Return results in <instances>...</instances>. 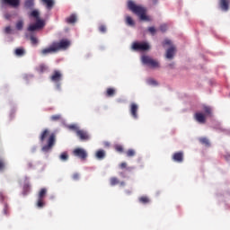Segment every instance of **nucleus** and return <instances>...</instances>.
<instances>
[{"instance_id": "9", "label": "nucleus", "mask_w": 230, "mask_h": 230, "mask_svg": "<svg viewBox=\"0 0 230 230\" xmlns=\"http://www.w3.org/2000/svg\"><path fill=\"white\" fill-rule=\"evenodd\" d=\"M172 161L175 163H182L184 161V153L182 151L174 153L172 155Z\"/></svg>"}, {"instance_id": "45", "label": "nucleus", "mask_w": 230, "mask_h": 230, "mask_svg": "<svg viewBox=\"0 0 230 230\" xmlns=\"http://www.w3.org/2000/svg\"><path fill=\"white\" fill-rule=\"evenodd\" d=\"M31 44H39V40L36 37L31 36Z\"/></svg>"}, {"instance_id": "42", "label": "nucleus", "mask_w": 230, "mask_h": 230, "mask_svg": "<svg viewBox=\"0 0 230 230\" xmlns=\"http://www.w3.org/2000/svg\"><path fill=\"white\" fill-rule=\"evenodd\" d=\"M99 31H101V33H105L107 31V27L105 25H101L99 27Z\"/></svg>"}, {"instance_id": "8", "label": "nucleus", "mask_w": 230, "mask_h": 230, "mask_svg": "<svg viewBox=\"0 0 230 230\" xmlns=\"http://www.w3.org/2000/svg\"><path fill=\"white\" fill-rule=\"evenodd\" d=\"M73 155L82 159V161H85L87 159V151L84 148L77 147L73 150Z\"/></svg>"}, {"instance_id": "19", "label": "nucleus", "mask_w": 230, "mask_h": 230, "mask_svg": "<svg viewBox=\"0 0 230 230\" xmlns=\"http://www.w3.org/2000/svg\"><path fill=\"white\" fill-rule=\"evenodd\" d=\"M66 22H67V24H75V22H76V15L71 14L66 19Z\"/></svg>"}, {"instance_id": "2", "label": "nucleus", "mask_w": 230, "mask_h": 230, "mask_svg": "<svg viewBox=\"0 0 230 230\" xmlns=\"http://www.w3.org/2000/svg\"><path fill=\"white\" fill-rule=\"evenodd\" d=\"M128 7L133 13L139 17L140 21H146L147 22L152 21V19L146 15V8L143 7V5H137L133 1H128Z\"/></svg>"}, {"instance_id": "17", "label": "nucleus", "mask_w": 230, "mask_h": 230, "mask_svg": "<svg viewBox=\"0 0 230 230\" xmlns=\"http://www.w3.org/2000/svg\"><path fill=\"white\" fill-rule=\"evenodd\" d=\"M34 6H35V0H25L24 8L26 10H33Z\"/></svg>"}, {"instance_id": "37", "label": "nucleus", "mask_w": 230, "mask_h": 230, "mask_svg": "<svg viewBox=\"0 0 230 230\" xmlns=\"http://www.w3.org/2000/svg\"><path fill=\"white\" fill-rule=\"evenodd\" d=\"M115 150H116V152H119V154H122V152H123V146L116 145L115 146Z\"/></svg>"}, {"instance_id": "12", "label": "nucleus", "mask_w": 230, "mask_h": 230, "mask_svg": "<svg viewBox=\"0 0 230 230\" xmlns=\"http://www.w3.org/2000/svg\"><path fill=\"white\" fill-rule=\"evenodd\" d=\"M138 106L136 103H131L130 105V114L132 116V118H134L135 119H137V111H138Z\"/></svg>"}, {"instance_id": "32", "label": "nucleus", "mask_w": 230, "mask_h": 230, "mask_svg": "<svg viewBox=\"0 0 230 230\" xmlns=\"http://www.w3.org/2000/svg\"><path fill=\"white\" fill-rule=\"evenodd\" d=\"M51 121H60L62 119V115L57 114V115H52L50 117Z\"/></svg>"}, {"instance_id": "22", "label": "nucleus", "mask_w": 230, "mask_h": 230, "mask_svg": "<svg viewBox=\"0 0 230 230\" xmlns=\"http://www.w3.org/2000/svg\"><path fill=\"white\" fill-rule=\"evenodd\" d=\"M26 51L22 48H18L14 50L16 57H24Z\"/></svg>"}, {"instance_id": "35", "label": "nucleus", "mask_w": 230, "mask_h": 230, "mask_svg": "<svg viewBox=\"0 0 230 230\" xmlns=\"http://www.w3.org/2000/svg\"><path fill=\"white\" fill-rule=\"evenodd\" d=\"M4 168H6V164L3 158H0V172L4 171Z\"/></svg>"}, {"instance_id": "24", "label": "nucleus", "mask_w": 230, "mask_h": 230, "mask_svg": "<svg viewBox=\"0 0 230 230\" xmlns=\"http://www.w3.org/2000/svg\"><path fill=\"white\" fill-rule=\"evenodd\" d=\"M59 159H60V161H63V162L68 161L69 160V155L67 154V152H63L59 155Z\"/></svg>"}, {"instance_id": "38", "label": "nucleus", "mask_w": 230, "mask_h": 230, "mask_svg": "<svg viewBox=\"0 0 230 230\" xmlns=\"http://www.w3.org/2000/svg\"><path fill=\"white\" fill-rule=\"evenodd\" d=\"M48 68L46 67L45 65H40L38 71L39 73H44V71H46Z\"/></svg>"}, {"instance_id": "41", "label": "nucleus", "mask_w": 230, "mask_h": 230, "mask_svg": "<svg viewBox=\"0 0 230 230\" xmlns=\"http://www.w3.org/2000/svg\"><path fill=\"white\" fill-rule=\"evenodd\" d=\"M30 191V184H25L23 186V195H26Z\"/></svg>"}, {"instance_id": "20", "label": "nucleus", "mask_w": 230, "mask_h": 230, "mask_svg": "<svg viewBox=\"0 0 230 230\" xmlns=\"http://www.w3.org/2000/svg\"><path fill=\"white\" fill-rule=\"evenodd\" d=\"M105 94L108 98H112V96H114L116 94V89L107 88Z\"/></svg>"}, {"instance_id": "50", "label": "nucleus", "mask_w": 230, "mask_h": 230, "mask_svg": "<svg viewBox=\"0 0 230 230\" xmlns=\"http://www.w3.org/2000/svg\"><path fill=\"white\" fill-rule=\"evenodd\" d=\"M151 2H152L154 4H157L158 0H151Z\"/></svg>"}, {"instance_id": "31", "label": "nucleus", "mask_w": 230, "mask_h": 230, "mask_svg": "<svg viewBox=\"0 0 230 230\" xmlns=\"http://www.w3.org/2000/svg\"><path fill=\"white\" fill-rule=\"evenodd\" d=\"M39 15H40V13H39V11H37V10H34L31 13V17H34V19H36V21L40 20Z\"/></svg>"}, {"instance_id": "48", "label": "nucleus", "mask_w": 230, "mask_h": 230, "mask_svg": "<svg viewBox=\"0 0 230 230\" xmlns=\"http://www.w3.org/2000/svg\"><path fill=\"white\" fill-rule=\"evenodd\" d=\"M4 31L7 34L12 33V27H10V26L5 27Z\"/></svg>"}, {"instance_id": "47", "label": "nucleus", "mask_w": 230, "mask_h": 230, "mask_svg": "<svg viewBox=\"0 0 230 230\" xmlns=\"http://www.w3.org/2000/svg\"><path fill=\"white\" fill-rule=\"evenodd\" d=\"M148 84L150 85H157V82L155 80H154V79H149L148 80Z\"/></svg>"}, {"instance_id": "3", "label": "nucleus", "mask_w": 230, "mask_h": 230, "mask_svg": "<svg viewBox=\"0 0 230 230\" xmlns=\"http://www.w3.org/2000/svg\"><path fill=\"white\" fill-rule=\"evenodd\" d=\"M142 62H143V64H145L146 66H148L152 69H155V68L159 67L158 61L150 58L149 56H143Z\"/></svg>"}, {"instance_id": "25", "label": "nucleus", "mask_w": 230, "mask_h": 230, "mask_svg": "<svg viewBox=\"0 0 230 230\" xmlns=\"http://www.w3.org/2000/svg\"><path fill=\"white\" fill-rule=\"evenodd\" d=\"M119 168H120L121 170L127 169L128 172H132V170H134V167H128L126 162L121 163V164H119Z\"/></svg>"}, {"instance_id": "21", "label": "nucleus", "mask_w": 230, "mask_h": 230, "mask_svg": "<svg viewBox=\"0 0 230 230\" xmlns=\"http://www.w3.org/2000/svg\"><path fill=\"white\" fill-rule=\"evenodd\" d=\"M47 193H48V190L46 188L41 189L38 194V199H41L44 200Z\"/></svg>"}, {"instance_id": "4", "label": "nucleus", "mask_w": 230, "mask_h": 230, "mask_svg": "<svg viewBox=\"0 0 230 230\" xmlns=\"http://www.w3.org/2000/svg\"><path fill=\"white\" fill-rule=\"evenodd\" d=\"M131 49L133 51H148L150 45L146 42H133Z\"/></svg>"}, {"instance_id": "23", "label": "nucleus", "mask_w": 230, "mask_h": 230, "mask_svg": "<svg viewBox=\"0 0 230 230\" xmlns=\"http://www.w3.org/2000/svg\"><path fill=\"white\" fill-rule=\"evenodd\" d=\"M95 157L97 159H104L105 158V151L104 150H98L96 152Z\"/></svg>"}, {"instance_id": "33", "label": "nucleus", "mask_w": 230, "mask_h": 230, "mask_svg": "<svg viewBox=\"0 0 230 230\" xmlns=\"http://www.w3.org/2000/svg\"><path fill=\"white\" fill-rule=\"evenodd\" d=\"M199 142L201 143V145H205V146H209V139L206 138V137H201L199 138Z\"/></svg>"}, {"instance_id": "26", "label": "nucleus", "mask_w": 230, "mask_h": 230, "mask_svg": "<svg viewBox=\"0 0 230 230\" xmlns=\"http://www.w3.org/2000/svg\"><path fill=\"white\" fill-rule=\"evenodd\" d=\"M36 206L37 208H42L44 206H46V203L44 202V199L38 198Z\"/></svg>"}, {"instance_id": "27", "label": "nucleus", "mask_w": 230, "mask_h": 230, "mask_svg": "<svg viewBox=\"0 0 230 230\" xmlns=\"http://www.w3.org/2000/svg\"><path fill=\"white\" fill-rule=\"evenodd\" d=\"M126 24H128V26H135L136 23L134 22V20L132 19V17L127 16Z\"/></svg>"}, {"instance_id": "39", "label": "nucleus", "mask_w": 230, "mask_h": 230, "mask_svg": "<svg viewBox=\"0 0 230 230\" xmlns=\"http://www.w3.org/2000/svg\"><path fill=\"white\" fill-rule=\"evenodd\" d=\"M72 179H73V181H80V173L75 172V173L72 175Z\"/></svg>"}, {"instance_id": "49", "label": "nucleus", "mask_w": 230, "mask_h": 230, "mask_svg": "<svg viewBox=\"0 0 230 230\" xmlns=\"http://www.w3.org/2000/svg\"><path fill=\"white\" fill-rule=\"evenodd\" d=\"M125 193L127 195H131L132 194V190H125Z\"/></svg>"}, {"instance_id": "44", "label": "nucleus", "mask_w": 230, "mask_h": 230, "mask_svg": "<svg viewBox=\"0 0 230 230\" xmlns=\"http://www.w3.org/2000/svg\"><path fill=\"white\" fill-rule=\"evenodd\" d=\"M68 128L70 130H75V132H76L77 130H80V129H78V126L77 125H70V126H68Z\"/></svg>"}, {"instance_id": "30", "label": "nucleus", "mask_w": 230, "mask_h": 230, "mask_svg": "<svg viewBox=\"0 0 230 230\" xmlns=\"http://www.w3.org/2000/svg\"><path fill=\"white\" fill-rule=\"evenodd\" d=\"M45 4H47V8H53L55 2L53 0H42Z\"/></svg>"}, {"instance_id": "13", "label": "nucleus", "mask_w": 230, "mask_h": 230, "mask_svg": "<svg viewBox=\"0 0 230 230\" xmlns=\"http://www.w3.org/2000/svg\"><path fill=\"white\" fill-rule=\"evenodd\" d=\"M194 119H196V121H198V123H206V115H204L203 113L196 112L194 114Z\"/></svg>"}, {"instance_id": "29", "label": "nucleus", "mask_w": 230, "mask_h": 230, "mask_svg": "<svg viewBox=\"0 0 230 230\" xmlns=\"http://www.w3.org/2000/svg\"><path fill=\"white\" fill-rule=\"evenodd\" d=\"M24 28V22L22 20H20L16 22V30L20 31Z\"/></svg>"}, {"instance_id": "40", "label": "nucleus", "mask_w": 230, "mask_h": 230, "mask_svg": "<svg viewBox=\"0 0 230 230\" xmlns=\"http://www.w3.org/2000/svg\"><path fill=\"white\" fill-rule=\"evenodd\" d=\"M148 31L149 33H151V35H155L157 30L155 29V27H149Z\"/></svg>"}, {"instance_id": "1", "label": "nucleus", "mask_w": 230, "mask_h": 230, "mask_svg": "<svg viewBox=\"0 0 230 230\" xmlns=\"http://www.w3.org/2000/svg\"><path fill=\"white\" fill-rule=\"evenodd\" d=\"M49 137V138H48ZM47 140V145L42 146L43 152H49L53 146H55V143L57 141V135L55 133H51L49 129H44L40 135V143H44Z\"/></svg>"}, {"instance_id": "18", "label": "nucleus", "mask_w": 230, "mask_h": 230, "mask_svg": "<svg viewBox=\"0 0 230 230\" xmlns=\"http://www.w3.org/2000/svg\"><path fill=\"white\" fill-rule=\"evenodd\" d=\"M174 55H175V47H171L170 49H167L166 58H169L170 60H172Z\"/></svg>"}, {"instance_id": "43", "label": "nucleus", "mask_w": 230, "mask_h": 230, "mask_svg": "<svg viewBox=\"0 0 230 230\" xmlns=\"http://www.w3.org/2000/svg\"><path fill=\"white\" fill-rule=\"evenodd\" d=\"M166 30H168V26L166 24H162L160 26V31H162L163 33H164V31H166Z\"/></svg>"}, {"instance_id": "36", "label": "nucleus", "mask_w": 230, "mask_h": 230, "mask_svg": "<svg viewBox=\"0 0 230 230\" xmlns=\"http://www.w3.org/2000/svg\"><path fill=\"white\" fill-rule=\"evenodd\" d=\"M126 154L128 157H134V155H136V151L134 149H129Z\"/></svg>"}, {"instance_id": "46", "label": "nucleus", "mask_w": 230, "mask_h": 230, "mask_svg": "<svg viewBox=\"0 0 230 230\" xmlns=\"http://www.w3.org/2000/svg\"><path fill=\"white\" fill-rule=\"evenodd\" d=\"M163 46H172V40H164V41L163 42Z\"/></svg>"}, {"instance_id": "14", "label": "nucleus", "mask_w": 230, "mask_h": 230, "mask_svg": "<svg viewBox=\"0 0 230 230\" xmlns=\"http://www.w3.org/2000/svg\"><path fill=\"white\" fill-rule=\"evenodd\" d=\"M219 6L223 12L229 11V0H219Z\"/></svg>"}, {"instance_id": "16", "label": "nucleus", "mask_w": 230, "mask_h": 230, "mask_svg": "<svg viewBox=\"0 0 230 230\" xmlns=\"http://www.w3.org/2000/svg\"><path fill=\"white\" fill-rule=\"evenodd\" d=\"M110 184L111 186H116L118 184H119V186H125V181H119V179L116 177H111L110 179Z\"/></svg>"}, {"instance_id": "15", "label": "nucleus", "mask_w": 230, "mask_h": 230, "mask_svg": "<svg viewBox=\"0 0 230 230\" xmlns=\"http://www.w3.org/2000/svg\"><path fill=\"white\" fill-rule=\"evenodd\" d=\"M4 4H9L10 6H13L14 8H17L19 4H21V0H3Z\"/></svg>"}, {"instance_id": "7", "label": "nucleus", "mask_w": 230, "mask_h": 230, "mask_svg": "<svg viewBox=\"0 0 230 230\" xmlns=\"http://www.w3.org/2000/svg\"><path fill=\"white\" fill-rule=\"evenodd\" d=\"M51 82H54V84H57L58 89H60V81L62 80V72L58 70H54L50 76Z\"/></svg>"}, {"instance_id": "51", "label": "nucleus", "mask_w": 230, "mask_h": 230, "mask_svg": "<svg viewBox=\"0 0 230 230\" xmlns=\"http://www.w3.org/2000/svg\"><path fill=\"white\" fill-rule=\"evenodd\" d=\"M5 19H10V14H5Z\"/></svg>"}, {"instance_id": "28", "label": "nucleus", "mask_w": 230, "mask_h": 230, "mask_svg": "<svg viewBox=\"0 0 230 230\" xmlns=\"http://www.w3.org/2000/svg\"><path fill=\"white\" fill-rule=\"evenodd\" d=\"M138 200L141 202V204H148V202H150V199H148L146 196L140 197Z\"/></svg>"}, {"instance_id": "6", "label": "nucleus", "mask_w": 230, "mask_h": 230, "mask_svg": "<svg viewBox=\"0 0 230 230\" xmlns=\"http://www.w3.org/2000/svg\"><path fill=\"white\" fill-rule=\"evenodd\" d=\"M44 26H46L44 20H37L35 23L31 24L28 27V31H37L39 30H42Z\"/></svg>"}, {"instance_id": "5", "label": "nucleus", "mask_w": 230, "mask_h": 230, "mask_svg": "<svg viewBox=\"0 0 230 230\" xmlns=\"http://www.w3.org/2000/svg\"><path fill=\"white\" fill-rule=\"evenodd\" d=\"M52 44L56 51H60V49H67V48L71 46V41L67 40H61L59 42H54Z\"/></svg>"}, {"instance_id": "10", "label": "nucleus", "mask_w": 230, "mask_h": 230, "mask_svg": "<svg viewBox=\"0 0 230 230\" xmlns=\"http://www.w3.org/2000/svg\"><path fill=\"white\" fill-rule=\"evenodd\" d=\"M76 136L81 139V141L89 140V135L84 130L79 129L76 131Z\"/></svg>"}, {"instance_id": "34", "label": "nucleus", "mask_w": 230, "mask_h": 230, "mask_svg": "<svg viewBox=\"0 0 230 230\" xmlns=\"http://www.w3.org/2000/svg\"><path fill=\"white\" fill-rule=\"evenodd\" d=\"M203 111H204L206 116H211V107L203 106Z\"/></svg>"}, {"instance_id": "11", "label": "nucleus", "mask_w": 230, "mask_h": 230, "mask_svg": "<svg viewBox=\"0 0 230 230\" xmlns=\"http://www.w3.org/2000/svg\"><path fill=\"white\" fill-rule=\"evenodd\" d=\"M55 52H57V50H55V47H54L53 43L49 48H46V49H43L40 50V54L43 57H46V55H49V54L55 53Z\"/></svg>"}]
</instances>
